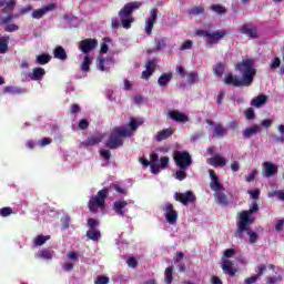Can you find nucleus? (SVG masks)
<instances>
[{
	"mask_svg": "<svg viewBox=\"0 0 284 284\" xmlns=\"http://www.w3.org/2000/svg\"><path fill=\"white\" fill-rule=\"evenodd\" d=\"M244 116L247 121H252L254 119H256V113L254 112V109L253 108H247L245 111H244Z\"/></svg>",
	"mask_w": 284,
	"mask_h": 284,
	"instance_id": "46",
	"label": "nucleus"
},
{
	"mask_svg": "<svg viewBox=\"0 0 284 284\" xmlns=\"http://www.w3.org/2000/svg\"><path fill=\"white\" fill-rule=\"evenodd\" d=\"M265 103H267V95L265 94L257 95L251 101L253 108H261L262 105H265Z\"/></svg>",
	"mask_w": 284,
	"mask_h": 284,
	"instance_id": "31",
	"label": "nucleus"
},
{
	"mask_svg": "<svg viewBox=\"0 0 284 284\" xmlns=\"http://www.w3.org/2000/svg\"><path fill=\"white\" fill-rule=\"evenodd\" d=\"M145 69L146 70L142 72V79H145V81H149L150 77H152L156 71V63L154 62V60H148L145 62Z\"/></svg>",
	"mask_w": 284,
	"mask_h": 284,
	"instance_id": "23",
	"label": "nucleus"
},
{
	"mask_svg": "<svg viewBox=\"0 0 284 284\" xmlns=\"http://www.w3.org/2000/svg\"><path fill=\"white\" fill-rule=\"evenodd\" d=\"M79 130H88L90 128V122L85 119H81L78 124Z\"/></svg>",
	"mask_w": 284,
	"mask_h": 284,
	"instance_id": "62",
	"label": "nucleus"
},
{
	"mask_svg": "<svg viewBox=\"0 0 284 284\" xmlns=\"http://www.w3.org/2000/svg\"><path fill=\"white\" fill-rule=\"evenodd\" d=\"M258 210V203L253 202L247 211L239 213L237 223H240L242 230H245L246 225H254V217H252V214H256Z\"/></svg>",
	"mask_w": 284,
	"mask_h": 284,
	"instance_id": "5",
	"label": "nucleus"
},
{
	"mask_svg": "<svg viewBox=\"0 0 284 284\" xmlns=\"http://www.w3.org/2000/svg\"><path fill=\"white\" fill-rule=\"evenodd\" d=\"M173 161L180 170H187L192 166V155L187 151H175Z\"/></svg>",
	"mask_w": 284,
	"mask_h": 284,
	"instance_id": "6",
	"label": "nucleus"
},
{
	"mask_svg": "<svg viewBox=\"0 0 284 284\" xmlns=\"http://www.w3.org/2000/svg\"><path fill=\"white\" fill-rule=\"evenodd\" d=\"M97 45H99V41L97 39H84L79 42V50L87 55L90 54L92 50H95Z\"/></svg>",
	"mask_w": 284,
	"mask_h": 284,
	"instance_id": "10",
	"label": "nucleus"
},
{
	"mask_svg": "<svg viewBox=\"0 0 284 284\" xmlns=\"http://www.w3.org/2000/svg\"><path fill=\"white\" fill-rule=\"evenodd\" d=\"M51 60H52V57L50 54L42 53L37 55L36 63H38V65H47V63H50Z\"/></svg>",
	"mask_w": 284,
	"mask_h": 284,
	"instance_id": "32",
	"label": "nucleus"
},
{
	"mask_svg": "<svg viewBox=\"0 0 284 284\" xmlns=\"http://www.w3.org/2000/svg\"><path fill=\"white\" fill-rule=\"evenodd\" d=\"M87 236L90 239V241H99L101 239V231L93 229L87 231Z\"/></svg>",
	"mask_w": 284,
	"mask_h": 284,
	"instance_id": "36",
	"label": "nucleus"
},
{
	"mask_svg": "<svg viewBox=\"0 0 284 284\" xmlns=\"http://www.w3.org/2000/svg\"><path fill=\"white\" fill-rule=\"evenodd\" d=\"M98 225H99V220H94L92 217L88 220V227L90 230H97Z\"/></svg>",
	"mask_w": 284,
	"mask_h": 284,
	"instance_id": "63",
	"label": "nucleus"
},
{
	"mask_svg": "<svg viewBox=\"0 0 284 284\" xmlns=\"http://www.w3.org/2000/svg\"><path fill=\"white\" fill-rule=\"evenodd\" d=\"M270 70H278L281 68V58L275 57L270 63Z\"/></svg>",
	"mask_w": 284,
	"mask_h": 284,
	"instance_id": "50",
	"label": "nucleus"
},
{
	"mask_svg": "<svg viewBox=\"0 0 284 284\" xmlns=\"http://www.w3.org/2000/svg\"><path fill=\"white\" fill-rule=\"evenodd\" d=\"M262 174L263 176H265V179H271V176H276V174H278V165L272 162H264Z\"/></svg>",
	"mask_w": 284,
	"mask_h": 284,
	"instance_id": "13",
	"label": "nucleus"
},
{
	"mask_svg": "<svg viewBox=\"0 0 284 284\" xmlns=\"http://www.w3.org/2000/svg\"><path fill=\"white\" fill-rule=\"evenodd\" d=\"M262 131L263 129L261 128V125L254 124L252 126L246 128L243 131V136L245 139H252V136H256V134H261Z\"/></svg>",
	"mask_w": 284,
	"mask_h": 284,
	"instance_id": "25",
	"label": "nucleus"
},
{
	"mask_svg": "<svg viewBox=\"0 0 284 284\" xmlns=\"http://www.w3.org/2000/svg\"><path fill=\"white\" fill-rule=\"evenodd\" d=\"M235 70L242 73V79H239V77L232 73H226L224 75L225 85H232L233 88H250V85L254 83L256 69H254V61H252V59H246L237 63Z\"/></svg>",
	"mask_w": 284,
	"mask_h": 284,
	"instance_id": "1",
	"label": "nucleus"
},
{
	"mask_svg": "<svg viewBox=\"0 0 284 284\" xmlns=\"http://www.w3.org/2000/svg\"><path fill=\"white\" fill-rule=\"evenodd\" d=\"M197 37H203L206 41V45H214L221 41V39H225L227 37V32L225 30H217L214 32H210L207 30L200 29L195 32Z\"/></svg>",
	"mask_w": 284,
	"mask_h": 284,
	"instance_id": "4",
	"label": "nucleus"
},
{
	"mask_svg": "<svg viewBox=\"0 0 284 284\" xmlns=\"http://www.w3.org/2000/svg\"><path fill=\"white\" fill-rule=\"evenodd\" d=\"M110 187H111L112 190H114V192H118V194H124V195L128 194V190L121 187V185H119V183H116V182H113V183L110 185Z\"/></svg>",
	"mask_w": 284,
	"mask_h": 284,
	"instance_id": "47",
	"label": "nucleus"
},
{
	"mask_svg": "<svg viewBox=\"0 0 284 284\" xmlns=\"http://www.w3.org/2000/svg\"><path fill=\"white\" fill-rule=\"evenodd\" d=\"M52 10H57L55 3H49L41 9H37L31 13L32 19H43L48 12H52Z\"/></svg>",
	"mask_w": 284,
	"mask_h": 284,
	"instance_id": "16",
	"label": "nucleus"
},
{
	"mask_svg": "<svg viewBox=\"0 0 284 284\" xmlns=\"http://www.w3.org/2000/svg\"><path fill=\"white\" fill-rule=\"evenodd\" d=\"M207 163L213 168H225V165H227V160L217 153L213 158H210Z\"/></svg>",
	"mask_w": 284,
	"mask_h": 284,
	"instance_id": "22",
	"label": "nucleus"
},
{
	"mask_svg": "<svg viewBox=\"0 0 284 284\" xmlns=\"http://www.w3.org/2000/svg\"><path fill=\"white\" fill-rule=\"evenodd\" d=\"M211 10L216 12V14H225L227 12V9L221 4H212Z\"/></svg>",
	"mask_w": 284,
	"mask_h": 284,
	"instance_id": "44",
	"label": "nucleus"
},
{
	"mask_svg": "<svg viewBox=\"0 0 284 284\" xmlns=\"http://www.w3.org/2000/svg\"><path fill=\"white\" fill-rule=\"evenodd\" d=\"M172 134H174V129H172V128L163 129L158 132V134L155 136V141H158V142L165 141L166 139H170V136H172Z\"/></svg>",
	"mask_w": 284,
	"mask_h": 284,
	"instance_id": "29",
	"label": "nucleus"
},
{
	"mask_svg": "<svg viewBox=\"0 0 284 284\" xmlns=\"http://www.w3.org/2000/svg\"><path fill=\"white\" fill-rule=\"evenodd\" d=\"M268 196L271 199L276 196L278 199V201H283L284 202V191L283 190L273 191V192L268 193Z\"/></svg>",
	"mask_w": 284,
	"mask_h": 284,
	"instance_id": "52",
	"label": "nucleus"
},
{
	"mask_svg": "<svg viewBox=\"0 0 284 284\" xmlns=\"http://www.w3.org/2000/svg\"><path fill=\"white\" fill-rule=\"evenodd\" d=\"M150 162L152 174H159L161 172V165L159 164V153H152L150 155Z\"/></svg>",
	"mask_w": 284,
	"mask_h": 284,
	"instance_id": "28",
	"label": "nucleus"
},
{
	"mask_svg": "<svg viewBox=\"0 0 284 284\" xmlns=\"http://www.w3.org/2000/svg\"><path fill=\"white\" fill-rule=\"evenodd\" d=\"M172 73H164L162 74L159 79H158V83L159 85H161V88H165V85H168V83H170V81H172Z\"/></svg>",
	"mask_w": 284,
	"mask_h": 284,
	"instance_id": "33",
	"label": "nucleus"
},
{
	"mask_svg": "<svg viewBox=\"0 0 284 284\" xmlns=\"http://www.w3.org/2000/svg\"><path fill=\"white\" fill-rule=\"evenodd\" d=\"M173 274H174V267L173 266H169V267L165 268L164 282L166 284H172V281H174Z\"/></svg>",
	"mask_w": 284,
	"mask_h": 284,
	"instance_id": "35",
	"label": "nucleus"
},
{
	"mask_svg": "<svg viewBox=\"0 0 284 284\" xmlns=\"http://www.w3.org/2000/svg\"><path fill=\"white\" fill-rule=\"evenodd\" d=\"M150 17V19L145 20L146 34H152V30H154V24L156 23V19L159 18V9H151Z\"/></svg>",
	"mask_w": 284,
	"mask_h": 284,
	"instance_id": "15",
	"label": "nucleus"
},
{
	"mask_svg": "<svg viewBox=\"0 0 284 284\" xmlns=\"http://www.w3.org/2000/svg\"><path fill=\"white\" fill-rule=\"evenodd\" d=\"M125 207H128V201L125 200L115 201L113 203V211L115 212V214H118V216H125V214L128 213V210H125Z\"/></svg>",
	"mask_w": 284,
	"mask_h": 284,
	"instance_id": "24",
	"label": "nucleus"
},
{
	"mask_svg": "<svg viewBox=\"0 0 284 284\" xmlns=\"http://www.w3.org/2000/svg\"><path fill=\"white\" fill-rule=\"evenodd\" d=\"M130 131L124 126H115L111 131L104 146L108 150H119V148H123V139H125V136H130Z\"/></svg>",
	"mask_w": 284,
	"mask_h": 284,
	"instance_id": "2",
	"label": "nucleus"
},
{
	"mask_svg": "<svg viewBox=\"0 0 284 284\" xmlns=\"http://www.w3.org/2000/svg\"><path fill=\"white\" fill-rule=\"evenodd\" d=\"M140 125H143V121L136 120L134 118L130 119L129 128L132 130V132H136Z\"/></svg>",
	"mask_w": 284,
	"mask_h": 284,
	"instance_id": "39",
	"label": "nucleus"
},
{
	"mask_svg": "<svg viewBox=\"0 0 284 284\" xmlns=\"http://www.w3.org/2000/svg\"><path fill=\"white\" fill-rule=\"evenodd\" d=\"M236 230H235V239H243V234H247L248 236V243H256L258 241V234L254 231H252V229H250V225L252 224H246L244 226V229L241 227V222H236Z\"/></svg>",
	"mask_w": 284,
	"mask_h": 284,
	"instance_id": "7",
	"label": "nucleus"
},
{
	"mask_svg": "<svg viewBox=\"0 0 284 284\" xmlns=\"http://www.w3.org/2000/svg\"><path fill=\"white\" fill-rule=\"evenodd\" d=\"M47 241H50V235H38L34 239L33 244L36 247H40L41 245H44Z\"/></svg>",
	"mask_w": 284,
	"mask_h": 284,
	"instance_id": "37",
	"label": "nucleus"
},
{
	"mask_svg": "<svg viewBox=\"0 0 284 284\" xmlns=\"http://www.w3.org/2000/svg\"><path fill=\"white\" fill-rule=\"evenodd\" d=\"M247 194H250L251 199H253V201H258V197L261 196V190L255 189V190H248Z\"/></svg>",
	"mask_w": 284,
	"mask_h": 284,
	"instance_id": "55",
	"label": "nucleus"
},
{
	"mask_svg": "<svg viewBox=\"0 0 284 284\" xmlns=\"http://www.w3.org/2000/svg\"><path fill=\"white\" fill-rule=\"evenodd\" d=\"M170 165V158L169 156H162L160 159V169L161 170H168Z\"/></svg>",
	"mask_w": 284,
	"mask_h": 284,
	"instance_id": "53",
	"label": "nucleus"
},
{
	"mask_svg": "<svg viewBox=\"0 0 284 284\" xmlns=\"http://www.w3.org/2000/svg\"><path fill=\"white\" fill-rule=\"evenodd\" d=\"M163 212H165V219L169 225H174L179 219V213L174 210V205L170 202L165 203L163 207Z\"/></svg>",
	"mask_w": 284,
	"mask_h": 284,
	"instance_id": "9",
	"label": "nucleus"
},
{
	"mask_svg": "<svg viewBox=\"0 0 284 284\" xmlns=\"http://www.w3.org/2000/svg\"><path fill=\"white\" fill-rule=\"evenodd\" d=\"M255 272H256L255 276L261 278V276H263L265 272H267V266L265 264H260L255 267Z\"/></svg>",
	"mask_w": 284,
	"mask_h": 284,
	"instance_id": "49",
	"label": "nucleus"
},
{
	"mask_svg": "<svg viewBox=\"0 0 284 284\" xmlns=\"http://www.w3.org/2000/svg\"><path fill=\"white\" fill-rule=\"evenodd\" d=\"M203 12H205V8H203V6L193 7L192 9L189 10V14H192L193 17L203 14Z\"/></svg>",
	"mask_w": 284,
	"mask_h": 284,
	"instance_id": "45",
	"label": "nucleus"
},
{
	"mask_svg": "<svg viewBox=\"0 0 284 284\" xmlns=\"http://www.w3.org/2000/svg\"><path fill=\"white\" fill-rule=\"evenodd\" d=\"M100 156L104 159V161H110V159H112V153L110 152V150L101 149Z\"/></svg>",
	"mask_w": 284,
	"mask_h": 284,
	"instance_id": "57",
	"label": "nucleus"
},
{
	"mask_svg": "<svg viewBox=\"0 0 284 284\" xmlns=\"http://www.w3.org/2000/svg\"><path fill=\"white\" fill-rule=\"evenodd\" d=\"M103 141V135H92L89 136L85 141L82 142L83 148H94V145H99Z\"/></svg>",
	"mask_w": 284,
	"mask_h": 284,
	"instance_id": "27",
	"label": "nucleus"
},
{
	"mask_svg": "<svg viewBox=\"0 0 284 284\" xmlns=\"http://www.w3.org/2000/svg\"><path fill=\"white\" fill-rule=\"evenodd\" d=\"M10 214H12V207L4 206L0 209V216H2L3 219H6L7 216H10Z\"/></svg>",
	"mask_w": 284,
	"mask_h": 284,
	"instance_id": "58",
	"label": "nucleus"
},
{
	"mask_svg": "<svg viewBox=\"0 0 284 284\" xmlns=\"http://www.w3.org/2000/svg\"><path fill=\"white\" fill-rule=\"evenodd\" d=\"M222 270L224 274H227L231 277L236 276V273L239 272V268L234 267V262L230 260H223Z\"/></svg>",
	"mask_w": 284,
	"mask_h": 284,
	"instance_id": "21",
	"label": "nucleus"
},
{
	"mask_svg": "<svg viewBox=\"0 0 284 284\" xmlns=\"http://www.w3.org/2000/svg\"><path fill=\"white\" fill-rule=\"evenodd\" d=\"M241 34H246L250 39H258V28L252 23H244L240 28Z\"/></svg>",
	"mask_w": 284,
	"mask_h": 284,
	"instance_id": "12",
	"label": "nucleus"
},
{
	"mask_svg": "<svg viewBox=\"0 0 284 284\" xmlns=\"http://www.w3.org/2000/svg\"><path fill=\"white\" fill-rule=\"evenodd\" d=\"M0 8H3L1 10L2 14H14V8H17V1L14 0H0Z\"/></svg>",
	"mask_w": 284,
	"mask_h": 284,
	"instance_id": "20",
	"label": "nucleus"
},
{
	"mask_svg": "<svg viewBox=\"0 0 284 284\" xmlns=\"http://www.w3.org/2000/svg\"><path fill=\"white\" fill-rule=\"evenodd\" d=\"M108 283H110V277L103 276V275L98 276L97 280L94 281V284H108Z\"/></svg>",
	"mask_w": 284,
	"mask_h": 284,
	"instance_id": "61",
	"label": "nucleus"
},
{
	"mask_svg": "<svg viewBox=\"0 0 284 284\" xmlns=\"http://www.w3.org/2000/svg\"><path fill=\"white\" fill-rule=\"evenodd\" d=\"M31 81H41L45 77V69L39 67L34 68L31 73L28 74Z\"/></svg>",
	"mask_w": 284,
	"mask_h": 284,
	"instance_id": "26",
	"label": "nucleus"
},
{
	"mask_svg": "<svg viewBox=\"0 0 284 284\" xmlns=\"http://www.w3.org/2000/svg\"><path fill=\"white\" fill-rule=\"evenodd\" d=\"M38 258H44L45 261L52 260V253L50 250L44 248L38 253Z\"/></svg>",
	"mask_w": 284,
	"mask_h": 284,
	"instance_id": "41",
	"label": "nucleus"
},
{
	"mask_svg": "<svg viewBox=\"0 0 284 284\" xmlns=\"http://www.w3.org/2000/svg\"><path fill=\"white\" fill-rule=\"evenodd\" d=\"M223 72H225V64L217 63L214 68V73L216 74V77H223Z\"/></svg>",
	"mask_w": 284,
	"mask_h": 284,
	"instance_id": "51",
	"label": "nucleus"
},
{
	"mask_svg": "<svg viewBox=\"0 0 284 284\" xmlns=\"http://www.w3.org/2000/svg\"><path fill=\"white\" fill-rule=\"evenodd\" d=\"M192 45H194V42H192V40H185L180 47V50H192Z\"/></svg>",
	"mask_w": 284,
	"mask_h": 284,
	"instance_id": "60",
	"label": "nucleus"
},
{
	"mask_svg": "<svg viewBox=\"0 0 284 284\" xmlns=\"http://www.w3.org/2000/svg\"><path fill=\"white\" fill-rule=\"evenodd\" d=\"M168 116H170L172 121H175V123H187V121H190V116H187V114L178 110L169 111Z\"/></svg>",
	"mask_w": 284,
	"mask_h": 284,
	"instance_id": "18",
	"label": "nucleus"
},
{
	"mask_svg": "<svg viewBox=\"0 0 284 284\" xmlns=\"http://www.w3.org/2000/svg\"><path fill=\"white\" fill-rule=\"evenodd\" d=\"M23 92L22 89H18L16 87H4L3 93L4 94H21Z\"/></svg>",
	"mask_w": 284,
	"mask_h": 284,
	"instance_id": "40",
	"label": "nucleus"
},
{
	"mask_svg": "<svg viewBox=\"0 0 284 284\" xmlns=\"http://www.w3.org/2000/svg\"><path fill=\"white\" fill-rule=\"evenodd\" d=\"M122 28L130 30L132 23H134V18H121Z\"/></svg>",
	"mask_w": 284,
	"mask_h": 284,
	"instance_id": "42",
	"label": "nucleus"
},
{
	"mask_svg": "<svg viewBox=\"0 0 284 284\" xmlns=\"http://www.w3.org/2000/svg\"><path fill=\"white\" fill-rule=\"evenodd\" d=\"M92 65V57L89 54L84 55V59L81 63V71L82 72H90V67Z\"/></svg>",
	"mask_w": 284,
	"mask_h": 284,
	"instance_id": "34",
	"label": "nucleus"
},
{
	"mask_svg": "<svg viewBox=\"0 0 284 284\" xmlns=\"http://www.w3.org/2000/svg\"><path fill=\"white\" fill-rule=\"evenodd\" d=\"M209 174L211 176L210 187L214 193L221 190H225V187L221 183V178L216 175V172H214V170H209Z\"/></svg>",
	"mask_w": 284,
	"mask_h": 284,
	"instance_id": "14",
	"label": "nucleus"
},
{
	"mask_svg": "<svg viewBox=\"0 0 284 284\" xmlns=\"http://www.w3.org/2000/svg\"><path fill=\"white\" fill-rule=\"evenodd\" d=\"M226 132H227V130H225V128H223V125L216 124L215 129H214L213 136H225Z\"/></svg>",
	"mask_w": 284,
	"mask_h": 284,
	"instance_id": "43",
	"label": "nucleus"
},
{
	"mask_svg": "<svg viewBox=\"0 0 284 284\" xmlns=\"http://www.w3.org/2000/svg\"><path fill=\"white\" fill-rule=\"evenodd\" d=\"M174 200L182 203V205H187V203H194L196 201V195H194V192L192 191H186L185 193L176 192L174 194Z\"/></svg>",
	"mask_w": 284,
	"mask_h": 284,
	"instance_id": "11",
	"label": "nucleus"
},
{
	"mask_svg": "<svg viewBox=\"0 0 284 284\" xmlns=\"http://www.w3.org/2000/svg\"><path fill=\"white\" fill-rule=\"evenodd\" d=\"M95 65L101 72H110V67L114 65V61L111 58L99 57Z\"/></svg>",
	"mask_w": 284,
	"mask_h": 284,
	"instance_id": "17",
	"label": "nucleus"
},
{
	"mask_svg": "<svg viewBox=\"0 0 284 284\" xmlns=\"http://www.w3.org/2000/svg\"><path fill=\"white\" fill-rule=\"evenodd\" d=\"M53 57L59 61H65L68 59V52L61 45H58L53 49Z\"/></svg>",
	"mask_w": 284,
	"mask_h": 284,
	"instance_id": "30",
	"label": "nucleus"
},
{
	"mask_svg": "<svg viewBox=\"0 0 284 284\" xmlns=\"http://www.w3.org/2000/svg\"><path fill=\"white\" fill-rule=\"evenodd\" d=\"M9 40H10L9 37L0 38V54H6V52H8V41Z\"/></svg>",
	"mask_w": 284,
	"mask_h": 284,
	"instance_id": "38",
	"label": "nucleus"
},
{
	"mask_svg": "<svg viewBox=\"0 0 284 284\" xmlns=\"http://www.w3.org/2000/svg\"><path fill=\"white\" fill-rule=\"evenodd\" d=\"M126 265L129 267H132L133 270H136V267L139 266V261H136V257L131 256L126 260Z\"/></svg>",
	"mask_w": 284,
	"mask_h": 284,
	"instance_id": "54",
	"label": "nucleus"
},
{
	"mask_svg": "<svg viewBox=\"0 0 284 284\" xmlns=\"http://www.w3.org/2000/svg\"><path fill=\"white\" fill-rule=\"evenodd\" d=\"M141 6H143V2H128L119 11L120 19L133 18L132 12H134V10H139V8H141Z\"/></svg>",
	"mask_w": 284,
	"mask_h": 284,
	"instance_id": "8",
	"label": "nucleus"
},
{
	"mask_svg": "<svg viewBox=\"0 0 284 284\" xmlns=\"http://www.w3.org/2000/svg\"><path fill=\"white\" fill-rule=\"evenodd\" d=\"M215 203L222 207L230 205V197L225 194V190L215 191L214 193Z\"/></svg>",
	"mask_w": 284,
	"mask_h": 284,
	"instance_id": "19",
	"label": "nucleus"
},
{
	"mask_svg": "<svg viewBox=\"0 0 284 284\" xmlns=\"http://www.w3.org/2000/svg\"><path fill=\"white\" fill-rule=\"evenodd\" d=\"M199 81V73L196 71H192L187 74V83L193 85V83H196Z\"/></svg>",
	"mask_w": 284,
	"mask_h": 284,
	"instance_id": "48",
	"label": "nucleus"
},
{
	"mask_svg": "<svg viewBox=\"0 0 284 284\" xmlns=\"http://www.w3.org/2000/svg\"><path fill=\"white\" fill-rule=\"evenodd\" d=\"M110 189L103 187L97 193V195L92 196L88 203L90 212L97 214L99 212V207H105V200L108 199Z\"/></svg>",
	"mask_w": 284,
	"mask_h": 284,
	"instance_id": "3",
	"label": "nucleus"
},
{
	"mask_svg": "<svg viewBox=\"0 0 284 284\" xmlns=\"http://www.w3.org/2000/svg\"><path fill=\"white\" fill-rule=\"evenodd\" d=\"M175 179L178 181H185V179H187V173L185 172V170H181L175 172Z\"/></svg>",
	"mask_w": 284,
	"mask_h": 284,
	"instance_id": "59",
	"label": "nucleus"
},
{
	"mask_svg": "<svg viewBox=\"0 0 284 284\" xmlns=\"http://www.w3.org/2000/svg\"><path fill=\"white\" fill-rule=\"evenodd\" d=\"M258 276L257 275H254V276H251V277H247V278H245L244 280V283L245 284H254V283H256V281H258Z\"/></svg>",
	"mask_w": 284,
	"mask_h": 284,
	"instance_id": "64",
	"label": "nucleus"
},
{
	"mask_svg": "<svg viewBox=\"0 0 284 284\" xmlns=\"http://www.w3.org/2000/svg\"><path fill=\"white\" fill-rule=\"evenodd\" d=\"M4 32H17V30H19V26L12 23V22H9L7 24H4Z\"/></svg>",
	"mask_w": 284,
	"mask_h": 284,
	"instance_id": "56",
	"label": "nucleus"
}]
</instances>
